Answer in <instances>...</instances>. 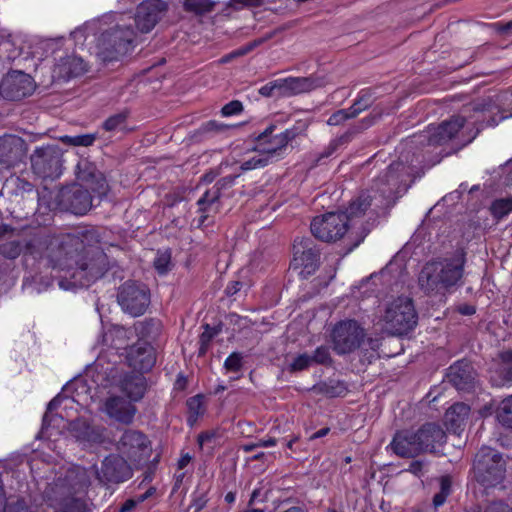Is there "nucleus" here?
Segmentation results:
<instances>
[{
    "label": "nucleus",
    "instance_id": "f257e3e1",
    "mask_svg": "<svg viewBox=\"0 0 512 512\" xmlns=\"http://www.w3.org/2000/svg\"><path fill=\"white\" fill-rule=\"evenodd\" d=\"M26 249L32 255L39 254L45 258L53 270L65 272L69 276V280L59 281V287L63 290L89 286L103 275V269L97 261L87 262L83 242L76 235L33 239L26 245Z\"/></svg>",
    "mask_w": 512,
    "mask_h": 512
},
{
    "label": "nucleus",
    "instance_id": "f03ea898",
    "mask_svg": "<svg viewBox=\"0 0 512 512\" xmlns=\"http://www.w3.org/2000/svg\"><path fill=\"white\" fill-rule=\"evenodd\" d=\"M512 117V95L497 94L479 99L466 105L461 114L439 125H430L427 130L414 135L406 146L426 147L438 146L453 139L461 128L476 127L477 132L484 127L496 126L501 121Z\"/></svg>",
    "mask_w": 512,
    "mask_h": 512
},
{
    "label": "nucleus",
    "instance_id": "7ed1b4c3",
    "mask_svg": "<svg viewBox=\"0 0 512 512\" xmlns=\"http://www.w3.org/2000/svg\"><path fill=\"white\" fill-rule=\"evenodd\" d=\"M416 165L405 164L401 159L390 164L387 171L376 181L371 191L362 193L349 205L347 212V224L353 227L362 218L368 216L372 219L380 210L391 206L395 200L408 189L411 177L414 175Z\"/></svg>",
    "mask_w": 512,
    "mask_h": 512
},
{
    "label": "nucleus",
    "instance_id": "20e7f679",
    "mask_svg": "<svg viewBox=\"0 0 512 512\" xmlns=\"http://www.w3.org/2000/svg\"><path fill=\"white\" fill-rule=\"evenodd\" d=\"M77 179L75 183L61 191V201L66 208L76 215L87 213L92 207V196L89 189L99 197L106 195L107 182L102 173L87 161L77 165Z\"/></svg>",
    "mask_w": 512,
    "mask_h": 512
},
{
    "label": "nucleus",
    "instance_id": "39448f33",
    "mask_svg": "<svg viewBox=\"0 0 512 512\" xmlns=\"http://www.w3.org/2000/svg\"><path fill=\"white\" fill-rule=\"evenodd\" d=\"M464 264L465 254L460 250L451 257L427 263L418 277L420 288L427 294L444 295L461 280Z\"/></svg>",
    "mask_w": 512,
    "mask_h": 512
},
{
    "label": "nucleus",
    "instance_id": "423d86ee",
    "mask_svg": "<svg viewBox=\"0 0 512 512\" xmlns=\"http://www.w3.org/2000/svg\"><path fill=\"white\" fill-rule=\"evenodd\" d=\"M445 439V432L439 425L428 423L417 432L396 433L390 446L400 457H415L423 452L434 451L436 445L443 444Z\"/></svg>",
    "mask_w": 512,
    "mask_h": 512
},
{
    "label": "nucleus",
    "instance_id": "0eeeda50",
    "mask_svg": "<svg viewBox=\"0 0 512 512\" xmlns=\"http://www.w3.org/2000/svg\"><path fill=\"white\" fill-rule=\"evenodd\" d=\"M87 485L82 469L70 471L65 479H59L50 487L47 495L56 502L62 512H84L85 503L80 496Z\"/></svg>",
    "mask_w": 512,
    "mask_h": 512
},
{
    "label": "nucleus",
    "instance_id": "6e6552de",
    "mask_svg": "<svg viewBox=\"0 0 512 512\" xmlns=\"http://www.w3.org/2000/svg\"><path fill=\"white\" fill-rule=\"evenodd\" d=\"M385 329L392 335L410 332L417 323V313L413 301L407 296H399L387 301L382 315Z\"/></svg>",
    "mask_w": 512,
    "mask_h": 512
},
{
    "label": "nucleus",
    "instance_id": "1a4fd4ad",
    "mask_svg": "<svg viewBox=\"0 0 512 512\" xmlns=\"http://www.w3.org/2000/svg\"><path fill=\"white\" fill-rule=\"evenodd\" d=\"M133 39V30L124 25L116 24L108 29H103L97 38L99 54L104 60L116 59L119 55L128 52Z\"/></svg>",
    "mask_w": 512,
    "mask_h": 512
},
{
    "label": "nucleus",
    "instance_id": "9d476101",
    "mask_svg": "<svg viewBox=\"0 0 512 512\" xmlns=\"http://www.w3.org/2000/svg\"><path fill=\"white\" fill-rule=\"evenodd\" d=\"M474 473L478 482L485 487L496 486L504 477V461L494 449L483 447L476 455Z\"/></svg>",
    "mask_w": 512,
    "mask_h": 512
},
{
    "label": "nucleus",
    "instance_id": "9b49d317",
    "mask_svg": "<svg viewBox=\"0 0 512 512\" xmlns=\"http://www.w3.org/2000/svg\"><path fill=\"white\" fill-rule=\"evenodd\" d=\"M306 129L307 125L303 122L281 133L274 134L275 125L271 124L257 137V147L267 154L272 161L281 156L287 145L303 134Z\"/></svg>",
    "mask_w": 512,
    "mask_h": 512
},
{
    "label": "nucleus",
    "instance_id": "f8f14e48",
    "mask_svg": "<svg viewBox=\"0 0 512 512\" xmlns=\"http://www.w3.org/2000/svg\"><path fill=\"white\" fill-rule=\"evenodd\" d=\"M365 338L364 328L356 320H342L331 331V342L337 354H348L360 347Z\"/></svg>",
    "mask_w": 512,
    "mask_h": 512
},
{
    "label": "nucleus",
    "instance_id": "ddd939ff",
    "mask_svg": "<svg viewBox=\"0 0 512 512\" xmlns=\"http://www.w3.org/2000/svg\"><path fill=\"white\" fill-rule=\"evenodd\" d=\"M117 299L125 313L137 317L147 310L150 304V293L143 284L126 282L120 287Z\"/></svg>",
    "mask_w": 512,
    "mask_h": 512
},
{
    "label": "nucleus",
    "instance_id": "4468645a",
    "mask_svg": "<svg viewBox=\"0 0 512 512\" xmlns=\"http://www.w3.org/2000/svg\"><path fill=\"white\" fill-rule=\"evenodd\" d=\"M347 217L344 213L330 212L315 217L311 222L312 234L325 242H334L347 232Z\"/></svg>",
    "mask_w": 512,
    "mask_h": 512
},
{
    "label": "nucleus",
    "instance_id": "2eb2a0df",
    "mask_svg": "<svg viewBox=\"0 0 512 512\" xmlns=\"http://www.w3.org/2000/svg\"><path fill=\"white\" fill-rule=\"evenodd\" d=\"M106 382V385L116 387L125 393L131 401L142 398L146 389L144 378L140 373H123L119 366L107 369Z\"/></svg>",
    "mask_w": 512,
    "mask_h": 512
},
{
    "label": "nucleus",
    "instance_id": "dca6fc26",
    "mask_svg": "<svg viewBox=\"0 0 512 512\" xmlns=\"http://www.w3.org/2000/svg\"><path fill=\"white\" fill-rule=\"evenodd\" d=\"M294 269L299 270V275L306 278L313 274L318 264V251L312 246L310 239H296L293 245Z\"/></svg>",
    "mask_w": 512,
    "mask_h": 512
},
{
    "label": "nucleus",
    "instance_id": "f3484780",
    "mask_svg": "<svg viewBox=\"0 0 512 512\" xmlns=\"http://www.w3.org/2000/svg\"><path fill=\"white\" fill-rule=\"evenodd\" d=\"M35 85L30 75L21 71L8 73L0 84V91L4 97L11 100H20L34 91Z\"/></svg>",
    "mask_w": 512,
    "mask_h": 512
},
{
    "label": "nucleus",
    "instance_id": "a211bd4d",
    "mask_svg": "<svg viewBox=\"0 0 512 512\" xmlns=\"http://www.w3.org/2000/svg\"><path fill=\"white\" fill-rule=\"evenodd\" d=\"M78 389H81L82 392H86V385L83 383H77ZM88 399L89 397L87 395L81 396L80 393L77 391L76 395L69 398L66 396H60L58 395L54 399H52L47 407L48 412H52L53 410L57 409L58 407H61V412L59 416L61 418H66L68 422V427L71 430V423L72 422H82L83 420H74L73 419V413H78L80 408H83L88 405Z\"/></svg>",
    "mask_w": 512,
    "mask_h": 512
},
{
    "label": "nucleus",
    "instance_id": "6ab92c4d",
    "mask_svg": "<svg viewBox=\"0 0 512 512\" xmlns=\"http://www.w3.org/2000/svg\"><path fill=\"white\" fill-rule=\"evenodd\" d=\"M117 448L129 460L136 462L148 455L149 441L141 432L127 430L120 438Z\"/></svg>",
    "mask_w": 512,
    "mask_h": 512
},
{
    "label": "nucleus",
    "instance_id": "aec40b11",
    "mask_svg": "<svg viewBox=\"0 0 512 512\" xmlns=\"http://www.w3.org/2000/svg\"><path fill=\"white\" fill-rule=\"evenodd\" d=\"M131 469L127 461L119 455L107 456L97 471V477L101 482L119 483L128 480L131 477Z\"/></svg>",
    "mask_w": 512,
    "mask_h": 512
},
{
    "label": "nucleus",
    "instance_id": "412c9836",
    "mask_svg": "<svg viewBox=\"0 0 512 512\" xmlns=\"http://www.w3.org/2000/svg\"><path fill=\"white\" fill-rule=\"evenodd\" d=\"M167 5L161 0H146L138 7L135 14V23L141 32L151 31L163 13L166 11Z\"/></svg>",
    "mask_w": 512,
    "mask_h": 512
},
{
    "label": "nucleus",
    "instance_id": "4be33fe9",
    "mask_svg": "<svg viewBox=\"0 0 512 512\" xmlns=\"http://www.w3.org/2000/svg\"><path fill=\"white\" fill-rule=\"evenodd\" d=\"M103 411L117 422L130 424L134 419L136 408L131 400L128 401L123 397L111 395L105 400Z\"/></svg>",
    "mask_w": 512,
    "mask_h": 512
},
{
    "label": "nucleus",
    "instance_id": "5701e85b",
    "mask_svg": "<svg viewBox=\"0 0 512 512\" xmlns=\"http://www.w3.org/2000/svg\"><path fill=\"white\" fill-rule=\"evenodd\" d=\"M128 365L139 372L150 370L155 363L152 347L145 342H138L127 350Z\"/></svg>",
    "mask_w": 512,
    "mask_h": 512
},
{
    "label": "nucleus",
    "instance_id": "b1692460",
    "mask_svg": "<svg viewBox=\"0 0 512 512\" xmlns=\"http://www.w3.org/2000/svg\"><path fill=\"white\" fill-rule=\"evenodd\" d=\"M236 176H226L219 180L216 185L207 190L204 195L198 200L199 210L202 213H206L202 216L201 222H204V219L207 218L209 213H216L219 211L218 200L221 196L220 190L223 187H229L235 181Z\"/></svg>",
    "mask_w": 512,
    "mask_h": 512
},
{
    "label": "nucleus",
    "instance_id": "393cba45",
    "mask_svg": "<svg viewBox=\"0 0 512 512\" xmlns=\"http://www.w3.org/2000/svg\"><path fill=\"white\" fill-rule=\"evenodd\" d=\"M34 170L43 177L53 176L59 168V157L50 148H37L31 156Z\"/></svg>",
    "mask_w": 512,
    "mask_h": 512
},
{
    "label": "nucleus",
    "instance_id": "a878e982",
    "mask_svg": "<svg viewBox=\"0 0 512 512\" xmlns=\"http://www.w3.org/2000/svg\"><path fill=\"white\" fill-rule=\"evenodd\" d=\"M280 80L283 97L309 92L325 84L323 79L313 77H288Z\"/></svg>",
    "mask_w": 512,
    "mask_h": 512
},
{
    "label": "nucleus",
    "instance_id": "bb28decb",
    "mask_svg": "<svg viewBox=\"0 0 512 512\" xmlns=\"http://www.w3.org/2000/svg\"><path fill=\"white\" fill-rule=\"evenodd\" d=\"M134 337V331L121 326L113 325L102 335V346L116 350H126Z\"/></svg>",
    "mask_w": 512,
    "mask_h": 512
},
{
    "label": "nucleus",
    "instance_id": "cd10ccee",
    "mask_svg": "<svg viewBox=\"0 0 512 512\" xmlns=\"http://www.w3.org/2000/svg\"><path fill=\"white\" fill-rule=\"evenodd\" d=\"M449 377L457 389L465 390L472 387L476 373L468 361L462 360L449 368Z\"/></svg>",
    "mask_w": 512,
    "mask_h": 512
},
{
    "label": "nucleus",
    "instance_id": "c85d7f7f",
    "mask_svg": "<svg viewBox=\"0 0 512 512\" xmlns=\"http://www.w3.org/2000/svg\"><path fill=\"white\" fill-rule=\"evenodd\" d=\"M86 71L87 65L83 59L72 55L59 60L53 69V75L59 79H69L80 76Z\"/></svg>",
    "mask_w": 512,
    "mask_h": 512
},
{
    "label": "nucleus",
    "instance_id": "c756f323",
    "mask_svg": "<svg viewBox=\"0 0 512 512\" xmlns=\"http://www.w3.org/2000/svg\"><path fill=\"white\" fill-rule=\"evenodd\" d=\"M470 408L464 403H456L451 406L445 413L444 421L448 430L458 432L460 430L469 415Z\"/></svg>",
    "mask_w": 512,
    "mask_h": 512
},
{
    "label": "nucleus",
    "instance_id": "7c9ffc66",
    "mask_svg": "<svg viewBox=\"0 0 512 512\" xmlns=\"http://www.w3.org/2000/svg\"><path fill=\"white\" fill-rule=\"evenodd\" d=\"M71 431L74 436L84 443H101L103 441V429L88 425L85 421L72 422Z\"/></svg>",
    "mask_w": 512,
    "mask_h": 512
},
{
    "label": "nucleus",
    "instance_id": "2f4dec72",
    "mask_svg": "<svg viewBox=\"0 0 512 512\" xmlns=\"http://www.w3.org/2000/svg\"><path fill=\"white\" fill-rule=\"evenodd\" d=\"M368 105V99L364 100L363 98H361L360 100L355 102L349 109H342L333 113L327 120V124L331 126L340 125L347 119L356 117L360 112L365 110L368 107Z\"/></svg>",
    "mask_w": 512,
    "mask_h": 512
},
{
    "label": "nucleus",
    "instance_id": "473e14b6",
    "mask_svg": "<svg viewBox=\"0 0 512 512\" xmlns=\"http://www.w3.org/2000/svg\"><path fill=\"white\" fill-rule=\"evenodd\" d=\"M20 54L21 47L10 36L0 41V67L10 64V62L18 58Z\"/></svg>",
    "mask_w": 512,
    "mask_h": 512
},
{
    "label": "nucleus",
    "instance_id": "72a5a7b5",
    "mask_svg": "<svg viewBox=\"0 0 512 512\" xmlns=\"http://www.w3.org/2000/svg\"><path fill=\"white\" fill-rule=\"evenodd\" d=\"M271 160L269 156L265 154L259 147L248 154V156L242 161V170H253L257 168L265 167Z\"/></svg>",
    "mask_w": 512,
    "mask_h": 512
},
{
    "label": "nucleus",
    "instance_id": "f704fd0d",
    "mask_svg": "<svg viewBox=\"0 0 512 512\" xmlns=\"http://www.w3.org/2000/svg\"><path fill=\"white\" fill-rule=\"evenodd\" d=\"M187 408L189 413L188 423L190 426H193L205 411L203 397L201 395H196L189 398L187 400Z\"/></svg>",
    "mask_w": 512,
    "mask_h": 512
},
{
    "label": "nucleus",
    "instance_id": "c9c22d12",
    "mask_svg": "<svg viewBox=\"0 0 512 512\" xmlns=\"http://www.w3.org/2000/svg\"><path fill=\"white\" fill-rule=\"evenodd\" d=\"M496 418L502 425L512 427V395L501 401L496 410Z\"/></svg>",
    "mask_w": 512,
    "mask_h": 512
},
{
    "label": "nucleus",
    "instance_id": "e433bc0d",
    "mask_svg": "<svg viewBox=\"0 0 512 512\" xmlns=\"http://www.w3.org/2000/svg\"><path fill=\"white\" fill-rule=\"evenodd\" d=\"M127 117L126 111L114 114L103 123V128L111 132L124 131L127 128Z\"/></svg>",
    "mask_w": 512,
    "mask_h": 512
},
{
    "label": "nucleus",
    "instance_id": "4c0bfd02",
    "mask_svg": "<svg viewBox=\"0 0 512 512\" xmlns=\"http://www.w3.org/2000/svg\"><path fill=\"white\" fill-rule=\"evenodd\" d=\"M491 213L496 218H503L512 211V196L496 199L491 205Z\"/></svg>",
    "mask_w": 512,
    "mask_h": 512
},
{
    "label": "nucleus",
    "instance_id": "58836bf2",
    "mask_svg": "<svg viewBox=\"0 0 512 512\" xmlns=\"http://www.w3.org/2000/svg\"><path fill=\"white\" fill-rule=\"evenodd\" d=\"M214 2L211 0H185L184 7L187 11L196 14H203L213 9Z\"/></svg>",
    "mask_w": 512,
    "mask_h": 512
},
{
    "label": "nucleus",
    "instance_id": "ea45409f",
    "mask_svg": "<svg viewBox=\"0 0 512 512\" xmlns=\"http://www.w3.org/2000/svg\"><path fill=\"white\" fill-rule=\"evenodd\" d=\"M312 364L311 355L308 353H301L292 358L288 365L290 372H298L307 369Z\"/></svg>",
    "mask_w": 512,
    "mask_h": 512
},
{
    "label": "nucleus",
    "instance_id": "a19ab883",
    "mask_svg": "<svg viewBox=\"0 0 512 512\" xmlns=\"http://www.w3.org/2000/svg\"><path fill=\"white\" fill-rule=\"evenodd\" d=\"M154 267L159 274H166L171 267V253L168 250L158 251L154 259Z\"/></svg>",
    "mask_w": 512,
    "mask_h": 512
},
{
    "label": "nucleus",
    "instance_id": "79ce46f5",
    "mask_svg": "<svg viewBox=\"0 0 512 512\" xmlns=\"http://www.w3.org/2000/svg\"><path fill=\"white\" fill-rule=\"evenodd\" d=\"M21 146V139L15 136H5L0 138V155L8 156L14 153V150Z\"/></svg>",
    "mask_w": 512,
    "mask_h": 512
},
{
    "label": "nucleus",
    "instance_id": "37998d69",
    "mask_svg": "<svg viewBox=\"0 0 512 512\" xmlns=\"http://www.w3.org/2000/svg\"><path fill=\"white\" fill-rule=\"evenodd\" d=\"M60 140L71 146H90L95 141V136L92 134L76 135V136H62Z\"/></svg>",
    "mask_w": 512,
    "mask_h": 512
},
{
    "label": "nucleus",
    "instance_id": "c03bdc74",
    "mask_svg": "<svg viewBox=\"0 0 512 512\" xmlns=\"http://www.w3.org/2000/svg\"><path fill=\"white\" fill-rule=\"evenodd\" d=\"M259 93L264 97L282 96V85L281 80L277 79L263 85L259 89Z\"/></svg>",
    "mask_w": 512,
    "mask_h": 512
},
{
    "label": "nucleus",
    "instance_id": "a18cd8bd",
    "mask_svg": "<svg viewBox=\"0 0 512 512\" xmlns=\"http://www.w3.org/2000/svg\"><path fill=\"white\" fill-rule=\"evenodd\" d=\"M1 253L10 259L18 257L22 252V246L17 241H9L0 247Z\"/></svg>",
    "mask_w": 512,
    "mask_h": 512
},
{
    "label": "nucleus",
    "instance_id": "49530a36",
    "mask_svg": "<svg viewBox=\"0 0 512 512\" xmlns=\"http://www.w3.org/2000/svg\"><path fill=\"white\" fill-rule=\"evenodd\" d=\"M262 40H255L241 48H238L231 53L227 54L222 58V62H228L236 57H240L243 55H246L247 53L251 52L255 47H257L259 44H261Z\"/></svg>",
    "mask_w": 512,
    "mask_h": 512
},
{
    "label": "nucleus",
    "instance_id": "de8ad7c7",
    "mask_svg": "<svg viewBox=\"0 0 512 512\" xmlns=\"http://www.w3.org/2000/svg\"><path fill=\"white\" fill-rule=\"evenodd\" d=\"M242 367V356L232 353L224 362V368L229 372H238Z\"/></svg>",
    "mask_w": 512,
    "mask_h": 512
},
{
    "label": "nucleus",
    "instance_id": "09e8293b",
    "mask_svg": "<svg viewBox=\"0 0 512 512\" xmlns=\"http://www.w3.org/2000/svg\"><path fill=\"white\" fill-rule=\"evenodd\" d=\"M312 364H327L331 361L329 349L325 346L318 347L311 355Z\"/></svg>",
    "mask_w": 512,
    "mask_h": 512
},
{
    "label": "nucleus",
    "instance_id": "8fccbe9b",
    "mask_svg": "<svg viewBox=\"0 0 512 512\" xmlns=\"http://www.w3.org/2000/svg\"><path fill=\"white\" fill-rule=\"evenodd\" d=\"M242 110H243L242 103L240 101L234 100V101H231L223 106L222 114H223V116H232V115L239 114Z\"/></svg>",
    "mask_w": 512,
    "mask_h": 512
},
{
    "label": "nucleus",
    "instance_id": "3c124183",
    "mask_svg": "<svg viewBox=\"0 0 512 512\" xmlns=\"http://www.w3.org/2000/svg\"><path fill=\"white\" fill-rule=\"evenodd\" d=\"M502 372L505 373V376L503 379L498 380L493 376L491 377V381L494 385L503 386V385H506V384L512 382V364L505 365L502 369Z\"/></svg>",
    "mask_w": 512,
    "mask_h": 512
},
{
    "label": "nucleus",
    "instance_id": "603ef678",
    "mask_svg": "<svg viewBox=\"0 0 512 512\" xmlns=\"http://www.w3.org/2000/svg\"><path fill=\"white\" fill-rule=\"evenodd\" d=\"M245 286L247 284L242 281H232L227 285L225 292L228 296H234Z\"/></svg>",
    "mask_w": 512,
    "mask_h": 512
},
{
    "label": "nucleus",
    "instance_id": "864d4df0",
    "mask_svg": "<svg viewBox=\"0 0 512 512\" xmlns=\"http://www.w3.org/2000/svg\"><path fill=\"white\" fill-rule=\"evenodd\" d=\"M94 30L93 26L92 25H87L83 28H78L76 30H74L72 33H71V36L73 37V39L75 41H80L82 39H86V32L87 31H92Z\"/></svg>",
    "mask_w": 512,
    "mask_h": 512
},
{
    "label": "nucleus",
    "instance_id": "5fc2aeb1",
    "mask_svg": "<svg viewBox=\"0 0 512 512\" xmlns=\"http://www.w3.org/2000/svg\"><path fill=\"white\" fill-rule=\"evenodd\" d=\"M211 337H212V334L208 333L207 331L202 333V335L200 337V343H201V346H200V349H199V353L200 354H204L205 353Z\"/></svg>",
    "mask_w": 512,
    "mask_h": 512
},
{
    "label": "nucleus",
    "instance_id": "6e6d98bb",
    "mask_svg": "<svg viewBox=\"0 0 512 512\" xmlns=\"http://www.w3.org/2000/svg\"><path fill=\"white\" fill-rule=\"evenodd\" d=\"M411 473H413L416 476H420L422 474L423 470V462L421 461H413L408 469Z\"/></svg>",
    "mask_w": 512,
    "mask_h": 512
},
{
    "label": "nucleus",
    "instance_id": "4d7b16f0",
    "mask_svg": "<svg viewBox=\"0 0 512 512\" xmlns=\"http://www.w3.org/2000/svg\"><path fill=\"white\" fill-rule=\"evenodd\" d=\"M441 493H445L447 496L450 494L451 480L448 476H444L440 480Z\"/></svg>",
    "mask_w": 512,
    "mask_h": 512
},
{
    "label": "nucleus",
    "instance_id": "13d9d810",
    "mask_svg": "<svg viewBox=\"0 0 512 512\" xmlns=\"http://www.w3.org/2000/svg\"><path fill=\"white\" fill-rule=\"evenodd\" d=\"M486 512H511L510 509L502 503H495L491 505Z\"/></svg>",
    "mask_w": 512,
    "mask_h": 512
},
{
    "label": "nucleus",
    "instance_id": "bf43d9fd",
    "mask_svg": "<svg viewBox=\"0 0 512 512\" xmlns=\"http://www.w3.org/2000/svg\"><path fill=\"white\" fill-rule=\"evenodd\" d=\"M277 443V440L275 438H269V439H261L257 442H255V445L259 447H272L275 446Z\"/></svg>",
    "mask_w": 512,
    "mask_h": 512
},
{
    "label": "nucleus",
    "instance_id": "052dcab7",
    "mask_svg": "<svg viewBox=\"0 0 512 512\" xmlns=\"http://www.w3.org/2000/svg\"><path fill=\"white\" fill-rule=\"evenodd\" d=\"M447 498V495L445 493H437L433 498V504L435 507L441 506Z\"/></svg>",
    "mask_w": 512,
    "mask_h": 512
},
{
    "label": "nucleus",
    "instance_id": "680f3d73",
    "mask_svg": "<svg viewBox=\"0 0 512 512\" xmlns=\"http://www.w3.org/2000/svg\"><path fill=\"white\" fill-rule=\"evenodd\" d=\"M234 5L242 6H255L258 5L260 0H232Z\"/></svg>",
    "mask_w": 512,
    "mask_h": 512
},
{
    "label": "nucleus",
    "instance_id": "e2e57ef3",
    "mask_svg": "<svg viewBox=\"0 0 512 512\" xmlns=\"http://www.w3.org/2000/svg\"><path fill=\"white\" fill-rule=\"evenodd\" d=\"M136 506L134 500H127L120 509V512H131Z\"/></svg>",
    "mask_w": 512,
    "mask_h": 512
},
{
    "label": "nucleus",
    "instance_id": "0e129e2a",
    "mask_svg": "<svg viewBox=\"0 0 512 512\" xmlns=\"http://www.w3.org/2000/svg\"><path fill=\"white\" fill-rule=\"evenodd\" d=\"M191 459L192 458H191V456L189 454L182 455L181 458L178 461V467L180 469H183L184 467H186L190 463Z\"/></svg>",
    "mask_w": 512,
    "mask_h": 512
},
{
    "label": "nucleus",
    "instance_id": "69168bd1",
    "mask_svg": "<svg viewBox=\"0 0 512 512\" xmlns=\"http://www.w3.org/2000/svg\"><path fill=\"white\" fill-rule=\"evenodd\" d=\"M259 497H260V490L259 489H254L252 494H251L249 503L250 504L254 503L255 501L259 500Z\"/></svg>",
    "mask_w": 512,
    "mask_h": 512
},
{
    "label": "nucleus",
    "instance_id": "338daca9",
    "mask_svg": "<svg viewBox=\"0 0 512 512\" xmlns=\"http://www.w3.org/2000/svg\"><path fill=\"white\" fill-rule=\"evenodd\" d=\"M512 30V20L509 21L508 23L504 24V25H501L499 27V31L502 32V33H506L508 31H511Z\"/></svg>",
    "mask_w": 512,
    "mask_h": 512
},
{
    "label": "nucleus",
    "instance_id": "774afa93",
    "mask_svg": "<svg viewBox=\"0 0 512 512\" xmlns=\"http://www.w3.org/2000/svg\"><path fill=\"white\" fill-rule=\"evenodd\" d=\"M507 169H508V173H507L506 180H507L508 185H512V164L509 165L507 167Z\"/></svg>",
    "mask_w": 512,
    "mask_h": 512
}]
</instances>
